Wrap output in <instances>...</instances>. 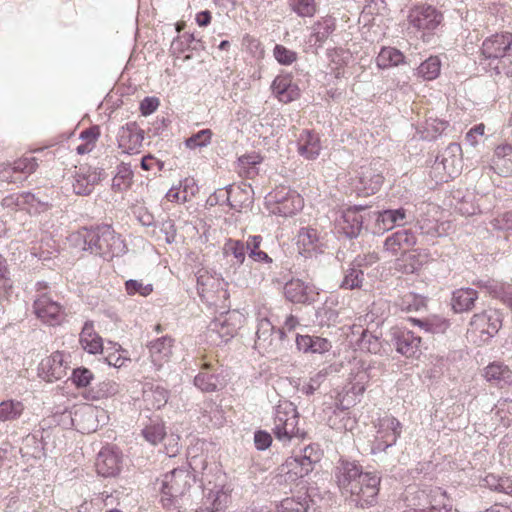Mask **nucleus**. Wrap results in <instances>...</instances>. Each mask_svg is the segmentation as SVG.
I'll list each match as a JSON object with an SVG mask.
<instances>
[{
    "label": "nucleus",
    "instance_id": "obj_1",
    "mask_svg": "<svg viewBox=\"0 0 512 512\" xmlns=\"http://www.w3.org/2000/svg\"><path fill=\"white\" fill-rule=\"evenodd\" d=\"M84 240V250L101 256H119L125 251V244L120 235L110 226L93 229L84 228L79 231Z\"/></svg>",
    "mask_w": 512,
    "mask_h": 512
},
{
    "label": "nucleus",
    "instance_id": "obj_2",
    "mask_svg": "<svg viewBox=\"0 0 512 512\" xmlns=\"http://www.w3.org/2000/svg\"><path fill=\"white\" fill-rule=\"evenodd\" d=\"M192 480V475L185 469H174L164 475L161 502L167 512H181L178 501L190 490Z\"/></svg>",
    "mask_w": 512,
    "mask_h": 512
},
{
    "label": "nucleus",
    "instance_id": "obj_3",
    "mask_svg": "<svg viewBox=\"0 0 512 512\" xmlns=\"http://www.w3.org/2000/svg\"><path fill=\"white\" fill-rule=\"evenodd\" d=\"M298 423L299 414L293 403L283 401L276 406L272 427L276 439L287 443L293 438H303L305 433L298 427Z\"/></svg>",
    "mask_w": 512,
    "mask_h": 512
},
{
    "label": "nucleus",
    "instance_id": "obj_4",
    "mask_svg": "<svg viewBox=\"0 0 512 512\" xmlns=\"http://www.w3.org/2000/svg\"><path fill=\"white\" fill-rule=\"evenodd\" d=\"M373 429L368 442L370 452L377 454L396 444L402 433V424L393 415L385 414L373 422Z\"/></svg>",
    "mask_w": 512,
    "mask_h": 512
},
{
    "label": "nucleus",
    "instance_id": "obj_5",
    "mask_svg": "<svg viewBox=\"0 0 512 512\" xmlns=\"http://www.w3.org/2000/svg\"><path fill=\"white\" fill-rule=\"evenodd\" d=\"M503 316L497 309H488L472 316L467 335L477 346H481L495 336L502 327Z\"/></svg>",
    "mask_w": 512,
    "mask_h": 512
},
{
    "label": "nucleus",
    "instance_id": "obj_6",
    "mask_svg": "<svg viewBox=\"0 0 512 512\" xmlns=\"http://www.w3.org/2000/svg\"><path fill=\"white\" fill-rule=\"evenodd\" d=\"M266 203L271 213L282 217H291L304 207L303 197L297 191L284 186L270 192Z\"/></svg>",
    "mask_w": 512,
    "mask_h": 512
},
{
    "label": "nucleus",
    "instance_id": "obj_7",
    "mask_svg": "<svg viewBox=\"0 0 512 512\" xmlns=\"http://www.w3.org/2000/svg\"><path fill=\"white\" fill-rule=\"evenodd\" d=\"M353 189L363 196H370L380 190L384 182V176L378 161H371L361 165L354 171L350 179Z\"/></svg>",
    "mask_w": 512,
    "mask_h": 512
},
{
    "label": "nucleus",
    "instance_id": "obj_8",
    "mask_svg": "<svg viewBox=\"0 0 512 512\" xmlns=\"http://www.w3.org/2000/svg\"><path fill=\"white\" fill-rule=\"evenodd\" d=\"M407 21L409 26L422 33L421 38L425 40L442 23L443 14L432 5L419 4L409 10Z\"/></svg>",
    "mask_w": 512,
    "mask_h": 512
},
{
    "label": "nucleus",
    "instance_id": "obj_9",
    "mask_svg": "<svg viewBox=\"0 0 512 512\" xmlns=\"http://www.w3.org/2000/svg\"><path fill=\"white\" fill-rule=\"evenodd\" d=\"M408 506L428 507L433 512H450L453 503L445 490L440 487L429 490L417 489L407 497Z\"/></svg>",
    "mask_w": 512,
    "mask_h": 512
},
{
    "label": "nucleus",
    "instance_id": "obj_10",
    "mask_svg": "<svg viewBox=\"0 0 512 512\" xmlns=\"http://www.w3.org/2000/svg\"><path fill=\"white\" fill-rule=\"evenodd\" d=\"M244 320V315L236 310L221 314L208 326L206 337L214 340V335H216L221 343H227L237 335Z\"/></svg>",
    "mask_w": 512,
    "mask_h": 512
},
{
    "label": "nucleus",
    "instance_id": "obj_11",
    "mask_svg": "<svg viewBox=\"0 0 512 512\" xmlns=\"http://www.w3.org/2000/svg\"><path fill=\"white\" fill-rule=\"evenodd\" d=\"M33 311L43 324L53 327L62 325L67 317L64 306L47 293L39 295L34 300Z\"/></svg>",
    "mask_w": 512,
    "mask_h": 512
},
{
    "label": "nucleus",
    "instance_id": "obj_12",
    "mask_svg": "<svg viewBox=\"0 0 512 512\" xmlns=\"http://www.w3.org/2000/svg\"><path fill=\"white\" fill-rule=\"evenodd\" d=\"M480 55L486 60L512 57V32L500 31L486 37L481 44Z\"/></svg>",
    "mask_w": 512,
    "mask_h": 512
},
{
    "label": "nucleus",
    "instance_id": "obj_13",
    "mask_svg": "<svg viewBox=\"0 0 512 512\" xmlns=\"http://www.w3.org/2000/svg\"><path fill=\"white\" fill-rule=\"evenodd\" d=\"M70 354L64 351H54L41 360L38 367V375L47 382H54L67 375Z\"/></svg>",
    "mask_w": 512,
    "mask_h": 512
},
{
    "label": "nucleus",
    "instance_id": "obj_14",
    "mask_svg": "<svg viewBox=\"0 0 512 512\" xmlns=\"http://www.w3.org/2000/svg\"><path fill=\"white\" fill-rule=\"evenodd\" d=\"M380 477L372 472H365L362 478L358 480L356 488H353L347 496L351 498L357 506H372L376 503L379 493Z\"/></svg>",
    "mask_w": 512,
    "mask_h": 512
},
{
    "label": "nucleus",
    "instance_id": "obj_15",
    "mask_svg": "<svg viewBox=\"0 0 512 512\" xmlns=\"http://www.w3.org/2000/svg\"><path fill=\"white\" fill-rule=\"evenodd\" d=\"M227 283L218 275L211 274L209 271L201 270L197 277V290L200 297L208 302L215 303L222 295L226 294Z\"/></svg>",
    "mask_w": 512,
    "mask_h": 512
},
{
    "label": "nucleus",
    "instance_id": "obj_16",
    "mask_svg": "<svg viewBox=\"0 0 512 512\" xmlns=\"http://www.w3.org/2000/svg\"><path fill=\"white\" fill-rule=\"evenodd\" d=\"M144 140V131L136 122H129L122 126L117 134L118 148L126 154H138Z\"/></svg>",
    "mask_w": 512,
    "mask_h": 512
},
{
    "label": "nucleus",
    "instance_id": "obj_17",
    "mask_svg": "<svg viewBox=\"0 0 512 512\" xmlns=\"http://www.w3.org/2000/svg\"><path fill=\"white\" fill-rule=\"evenodd\" d=\"M365 472L360 465L355 462L343 460L336 467V483L343 495H348L353 488H356L358 480L362 478Z\"/></svg>",
    "mask_w": 512,
    "mask_h": 512
},
{
    "label": "nucleus",
    "instance_id": "obj_18",
    "mask_svg": "<svg viewBox=\"0 0 512 512\" xmlns=\"http://www.w3.org/2000/svg\"><path fill=\"white\" fill-rule=\"evenodd\" d=\"M122 465V454L114 446L103 447L97 455L95 467L103 477H115L119 474Z\"/></svg>",
    "mask_w": 512,
    "mask_h": 512
},
{
    "label": "nucleus",
    "instance_id": "obj_19",
    "mask_svg": "<svg viewBox=\"0 0 512 512\" xmlns=\"http://www.w3.org/2000/svg\"><path fill=\"white\" fill-rule=\"evenodd\" d=\"M312 450L309 446L304 449V455L300 457H288L280 466L281 474L285 475L287 480L296 481L308 475L314 469V461L307 452Z\"/></svg>",
    "mask_w": 512,
    "mask_h": 512
},
{
    "label": "nucleus",
    "instance_id": "obj_20",
    "mask_svg": "<svg viewBox=\"0 0 512 512\" xmlns=\"http://www.w3.org/2000/svg\"><path fill=\"white\" fill-rule=\"evenodd\" d=\"M175 339L171 336H162L148 343L147 348L152 364L157 370L169 363L173 355Z\"/></svg>",
    "mask_w": 512,
    "mask_h": 512
},
{
    "label": "nucleus",
    "instance_id": "obj_21",
    "mask_svg": "<svg viewBox=\"0 0 512 512\" xmlns=\"http://www.w3.org/2000/svg\"><path fill=\"white\" fill-rule=\"evenodd\" d=\"M271 90L278 101L284 104L295 101L301 96V89L289 73L276 76L272 82Z\"/></svg>",
    "mask_w": 512,
    "mask_h": 512
},
{
    "label": "nucleus",
    "instance_id": "obj_22",
    "mask_svg": "<svg viewBox=\"0 0 512 512\" xmlns=\"http://www.w3.org/2000/svg\"><path fill=\"white\" fill-rule=\"evenodd\" d=\"M397 352L412 357L420 350L422 339L407 329H397L393 333Z\"/></svg>",
    "mask_w": 512,
    "mask_h": 512
},
{
    "label": "nucleus",
    "instance_id": "obj_23",
    "mask_svg": "<svg viewBox=\"0 0 512 512\" xmlns=\"http://www.w3.org/2000/svg\"><path fill=\"white\" fill-rule=\"evenodd\" d=\"M285 297L293 303H307L314 300L317 294L313 287L305 284L300 279H292L284 286Z\"/></svg>",
    "mask_w": 512,
    "mask_h": 512
},
{
    "label": "nucleus",
    "instance_id": "obj_24",
    "mask_svg": "<svg viewBox=\"0 0 512 512\" xmlns=\"http://www.w3.org/2000/svg\"><path fill=\"white\" fill-rule=\"evenodd\" d=\"M483 377L487 382L494 383L499 387L512 385V370L508 365L499 361L488 364L483 370Z\"/></svg>",
    "mask_w": 512,
    "mask_h": 512
},
{
    "label": "nucleus",
    "instance_id": "obj_25",
    "mask_svg": "<svg viewBox=\"0 0 512 512\" xmlns=\"http://www.w3.org/2000/svg\"><path fill=\"white\" fill-rule=\"evenodd\" d=\"M321 152L319 135L311 130H303L298 138V153L307 160L316 159Z\"/></svg>",
    "mask_w": 512,
    "mask_h": 512
},
{
    "label": "nucleus",
    "instance_id": "obj_26",
    "mask_svg": "<svg viewBox=\"0 0 512 512\" xmlns=\"http://www.w3.org/2000/svg\"><path fill=\"white\" fill-rule=\"evenodd\" d=\"M309 500L302 496H289L272 502L262 512H308Z\"/></svg>",
    "mask_w": 512,
    "mask_h": 512
},
{
    "label": "nucleus",
    "instance_id": "obj_27",
    "mask_svg": "<svg viewBox=\"0 0 512 512\" xmlns=\"http://www.w3.org/2000/svg\"><path fill=\"white\" fill-rule=\"evenodd\" d=\"M81 347L89 354H98L103 351L102 337L95 331L93 321H86L79 335Z\"/></svg>",
    "mask_w": 512,
    "mask_h": 512
},
{
    "label": "nucleus",
    "instance_id": "obj_28",
    "mask_svg": "<svg viewBox=\"0 0 512 512\" xmlns=\"http://www.w3.org/2000/svg\"><path fill=\"white\" fill-rule=\"evenodd\" d=\"M416 242V238L410 230H399L389 236L384 243L387 251L393 255L399 252H405L410 249Z\"/></svg>",
    "mask_w": 512,
    "mask_h": 512
},
{
    "label": "nucleus",
    "instance_id": "obj_29",
    "mask_svg": "<svg viewBox=\"0 0 512 512\" xmlns=\"http://www.w3.org/2000/svg\"><path fill=\"white\" fill-rule=\"evenodd\" d=\"M198 192V187L193 178H185L179 186L171 187L165 195L167 201L172 203H185Z\"/></svg>",
    "mask_w": 512,
    "mask_h": 512
},
{
    "label": "nucleus",
    "instance_id": "obj_30",
    "mask_svg": "<svg viewBox=\"0 0 512 512\" xmlns=\"http://www.w3.org/2000/svg\"><path fill=\"white\" fill-rule=\"evenodd\" d=\"M361 207H349L343 211L340 227L347 237L353 238L359 235L363 218L360 214Z\"/></svg>",
    "mask_w": 512,
    "mask_h": 512
},
{
    "label": "nucleus",
    "instance_id": "obj_31",
    "mask_svg": "<svg viewBox=\"0 0 512 512\" xmlns=\"http://www.w3.org/2000/svg\"><path fill=\"white\" fill-rule=\"evenodd\" d=\"M296 245L299 253L302 255L308 256L317 252L320 247L317 230L311 227L300 229L297 235Z\"/></svg>",
    "mask_w": 512,
    "mask_h": 512
},
{
    "label": "nucleus",
    "instance_id": "obj_32",
    "mask_svg": "<svg viewBox=\"0 0 512 512\" xmlns=\"http://www.w3.org/2000/svg\"><path fill=\"white\" fill-rule=\"evenodd\" d=\"M296 345L299 350L305 353H319L323 354L328 352L332 345L331 342L323 337L310 336V335H298L296 338Z\"/></svg>",
    "mask_w": 512,
    "mask_h": 512
},
{
    "label": "nucleus",
    "instance_id": "obj_33",
    "mask_svg": "<svg viewBox=\"0 0 512 512\" xmlns=\"http://www.w3.org/2000/svg\"><path fill=\"white\" fill-rule=\"evenodd\" d=\"M478 293L472 288H460L453 292L451 305L455 312L469 311L474 307Z\"/></svg>",
    "mask_w": 512,
    "mask_h": 512
},
{
    "label": "nucleus",
    "instance_id": "obj_34",
    "mask_svg": "<svg viewBox=\"0 0 512 512\" xmlns=\"http://www.w3.org/2000/svg\"><path fill=\"white\" fill-rule=\"evenodd\" d=\"M405 63L404 54L394 47H382L376 57V65L379 69H389Z\"/></svg>",
    "mask_w": 512,
    "mask_h": 512
},
{
    "label": "nucleus",
    "instance_id": "obj_35",
    "mask_svg": "<svg viewBox=\"0 0 512 512\" xmlns=\"http://www.w3.org/2000/svg\"><path fill=\"white\" fill-rule=\"evenodd\" d=\"M336 24L335 19L331 16H326L320 18L316 21L312 27L313 32L310 36L311 41L314 40V43L321 46L328 37L335 30Z\"/></svg>",
    "mask_w": 512,
    "mask_h": 512
},
{
    "label": "nucleus",
    "instance_id": "obj_36",
    "mask_svg": "<svg viewBox=\"0 0 512 512\" xmlns=\"http://www.w3.org/2000/svg\"><path fill=\"white\" fill-rule=\"evenodd\" d=\"M406 218V211L403 208L395 210H384L377 213L376 227L379 231H388Z\"/></svg>",
    "mask_w": 512,
    "mask_h": 512
},
{
    "label": "nucleus",
    "instance_id": "obj_37",
    "mask_svg": "<svg viewBox=\"0 0 512 512\" xmlns=\"http://www.w3.org/2000/svg\"><path fill=\"white\" fill-rule=\"evenodd\" d=\"M263 157L256 152L242 155L238 158L237 162V169L238 173L241 176H244L246 178H254L258 175V168L257 165L262 163Z\"/></svg>",
    "mask_w": 512,
    "mask_h": 512
},
{
    "label": "nucleus",
    "instance_id": "obj_38",
    "mask_svg": "<svg viewBox=\"0 0 512 512\" xmlns=\"http://www.w3.org/2000/svg\"><path fill=\"white\" fill-rule=\"evenodd\" d=\"M408 321L430 333H444L450 325L446 318L438 315H432L423 320L410 317Z\"/></svg>",
    "mask_w": 512,
    "mask_h": 512
},
{
    "label": "nucleus",
    "instance_id": "obj_39",
    "mask_svg": "<svg viewBox=\"0 0 512 512\" xmlns=\"http://www.w3.org/2000/svg\"><path fill=\"white\" fill-rule=\"evenodd\" d=\"M100 181V176L96 171H88L87 173H80L76 176L73 184L74 192L78 195L90 194L95 185Z\"/></svg>",
    "mask_w": 512,
    "mask_h": 512
},
{
    "label": "nucleus",
    "instance_id": "obj_40",
    "mask_svg": "<svg viewBox=\"0 0 512 512\" xmlns=\"http://www.w3.org/2000/svg\"><path fill=\"white\" fill-rule=\"evenodd\" d=\"M105 361L116 368H121L130 361L128 351L123 349L121 345L114 342H108L105 350Z\"/></svg>",
    "mask_w": 512,
    "mask_h": 512
},
{
    "label": "nucleus",
    "instance_id": "obj_41",
    "mask_svg": "<svg viewBox=\"0 0 512 512\" xmlns=\"http://www.w3.org/2000/svg\"><path fill=\"white\" fill-rule=\"evenodd\" d=\"M397 305L405 312L419 311L426 307L427 299L423 295L409 291L399 296Z\"/></svg>",
    "mask_w": 512,
    "mask_h": 512
},
{
    "label": "nucleus",
    "instance_id": "obj_42",
    "mask_svg": "<svg viewBox=\"0 0 512 512\" xmlns=\"http://www.w3.org/2000/svg\"><path fill=\"white\" fill-rule=\"evenodd\" d=\"M25 410L21 401L9 399L0 403V421H14L20 418Z\"/></svg>",
    "mask_w": 512,
    "mask_h": 512
},
{
    "label": "nucleus",
    "instance_id": "obj_43",
    "mask_svg": "<svg viewBox=\"0 0 512 512\" xmlns=\"http://www.w3.org/2000/svg\"><path fill=\"white\" fill-rule=\"evenodd\" d=\"M441 71V60L438 56H430L422 62L417 68V76L423 80H435Z\"/></svg>",
    "mask_w": 512,
    "mask_h": 512
},
{
    "label": "nucleus",
    "instance_id": "obj_44",
    "mask_svg": "<svg viewBox=\"0 0 512 512\" xmlns=\"http://www.w3.org/2000/svg\"><path fill=\"white\" fill-rule=\"evenodd\" d=\"M249 191L240 186H230L227 190V201L231 208L240 210L250 203Z\"/></svg>",
    "mask_w": 512,
    "mask_h": 512
},
{
    "label": "nucleus",
    "instance_id": "obj_45",
    "mask_svg": "<svg viewBox=\"0 0 512 512\" xmlns=\"http://www.w3.org/2000/svg\"><path fill=\"white\" fill-rule=\"evenodd\" d=\"M288 4L299 17H313L318 10L315 0H288Z\"/></svg>",
    "mask_w": 512,
    "mask_h": 512
},
{
    "label": "nucleus",
    "instance_id": "obj_46",
    "mask_svg": "<svg viewBox=\"0 0 512 512\" xmlns=\"http://www.w3.org/2000/svg\"><path fill=\"white\" fill-rule=\"evenodd\" d=\"M364 281V273L357 265L353 263V266L350 267L343 278L341 283V288L344 289H359L362 287Z\"/></svg>",
    "mask_w": 512,
    "mask_h": 512
},
{
    "label": "nucleus",
    "instance_id": "obj_47",
    "mask_svg": "<svg viewBox=\"0 0 512 512\" xmlns=\"http://www.w3.org/2000/svg\"><path fill=\"white\" fill-rule=\"evenodd\" d=\"M229 498L230 496L222 490L212 491L206 497L204 505H207L213 512H224Z\"/></svg>",
    "mask_w": 512,
    "mask_h": 512
},
{
    "label": "nucleus",
    "instance_id": "obj_48",
    "mask_svg": "<svg viewBox=\"0 0 512 512\" xmlns=\"http://www.w3.org/2000/svg\"><path fill=\"white\" fill-rule=\"evenodd\" d=\"M142 435L146 441L152 445H157L166 436L165 424L163 422L151 423L142 430Z\"/></svg>",
    "mask_w": 512,
    "mask_h": 512
},
{
    "label": "nucleus",
    "instance_id": "obj_49",
    "mask_svg": "<svg viewBox=\"0 0 512 512\" xmlns=\"http://www.w3.org/2000/svg\"><path fill=\"white\" fill-rule=\"evenodd\" d=\"M14 169L17 175L26 179L29 175L33 174L38 168V161L32 156H23L13 162Z\"/></svg>",
    "mask_w": 512,
    "mask_h": 512
},
{
    "label": "nucleus",
    "instance_id": "obj_50",
    "mask_svg": "<svg viewBox=\"0 0 512 512\" xmlns=\"http://www.w3.org/2000/svg\"><path fill=\"white\" fill-rule=\"evenodd\" d=\"M223 254L226 257L232 256L234 263L242 264L245 260V247L239 240L228 239L223 246Z\"/></svg>",
    "mask_w": 512,
    "mask_h": 512
},
{
    "label": "nucleus",
    "instance_id": "obj_51",
    "mask_svg": "<svg viewBox=\"0 0 512 512\" xmlns=\"http://www.w3.org/2000/svg\"><path fill=\"white\" fill-rule=\"evenodd\" d=\"M13 288L6 259L0 254V299L8 298Z\"/></svg>",
    "mask_w": 512,
    "mask_h": 512
},
{
    "label": "nucleus",
    "instance_id": "obj_52",
    "mask_svg": "<svg viewBox=\"0 0 512 512\" xmlns=\"http://www.w3.org/2000/svg\"><path fill=\"white\" fill-rule=\"evenodd\" d=\"M132 183L133 172L126 167H122L118 170L117 174L112 180V188L115 191L122 192L128 190Z\"/></svg>",
    "mask_w": 512,
    "mask_h": 512
},
{
    "label": "nucleus",
    "instance_id": "obj_53",
    "mask_svg": "<svg viewBox=\"0 0 512 512\" xmlns=\"http://www.w3.org/2000/svg\"><path fill=\"white\" fill-rule=\"evenodd\" d=\"M125 291L129 296L139 294L142 297L149 296L154 288L150 283H144L142 280H127L124 284Z\"/></svg>",
    "mask_w": 512,
    "mask_h": 512
},
{
    "label": "nucleus",
    "instance_id": "obj_54",
    "mask_svg": "<svg viewBox=\"0 0 512 512\" xmlns=\"http://www.w3.org/2000/svg\"><path fill=\"white\" fill-rule=\"evenodd\" d=\"M261 241L262 237L259 235L249 237L247 241V248L250 250L249 256L255 261L271 263L272 259L268 254L260 250Z\"/></svg>",
    "mask_w": 512,
    "mask_h": 512
},
{
    "label": "nucleus",
    "instance_id": "obj_55",
    "mask_svg": "<svg viewBox=\"0 0 512 512\" xmlns=\"http://www.w3.org/2000/svg\"><path fill=\"white\" fill-rule=\"evenodd\" d=\"M213 136L211 129H203L185 140V146L189 149L205 147L210 144Z\"/></svg>",
    "mask_w": 512,
    "mask_h": 512
},
{
    "label": "nucleus",
    "instance_id": "obj_56",
    "mask_svg": "<svg viewBox=\"0 0 512 512\" xmlns=\"http://www.w3.org/2000/svg\"><path fill=\"white\" fill-rule=\"evenodd\" d=\"M435 169H442L444 171L445 174L442 180L445 182L458 176L461 170L459 164H456L455 157L443 158L442 161L436 165Z\"/></svg>",
    "mask_w": 512,
    "mask_h": 512
},
{
    "label": "nucleus",
    "instance_id": "obj_57",
    "mask_svg": "<svg viewBox=\"0 0 512 512\" xmlns=\"http://www.w3.org/2000/svg\"><path fill=\"white\" fill-rule=\"evenodd\" d=\"M145 400L151 405V408L160 409L168 401V391L158 386L146 393Z\"/></svg>",
    "mask_w": 512,
    "mask_h": 512
},
{
    "label": "nucleus",
    "instance_id": "obj_58",
    "mask_svg": "<svg viewBox=\"0 0 512 512\" xmlns=\"http://www.w3.org/2000/svg\"><path fill=\"white\" fill-rule=\"evenodd\" d=\"M93 379V372L85 367L74 369L71 375V381L78 389L87 387Z\"/></svg>",
    "mask_w": 512,
    "mask_h": 512
},
{
    "label": "nucleus",
    "instance_id": "obj_59",
    "mask_svg": "<svg viewBox=\"0 0 512 512\" xmlns=\"http://www.w3.org/2000/svg\"><path fill=\"white\" fill-rule=\"evenodd\" d=\"M273 55L281 65H291L297 60V53L295 51L280 44L274 47Z\"/></svg>",
    "mask_w": 512,
    "mask_h": 512
},
{
    "label": "nucleus",
    "instance_id": "obj_60",
    "mask_svg": "<svg viewBox=\"0 0 512 512\" xmlns=\"http://www.w3.org/2000/svg\"><path fill=\"white\" fill-rule=\"evenodd\" d=\"M194 384L204 392H213L217 388L214 376L206 372L197 374L194 378Z\"/></svg>",
    "mask_w": 512,
    "mask_h": 512
},
{
    "label": "nucleus",
    "instance_id": "obj_61",
    "mask_svg": "<svg viewBox=\"0 0 512 512\" xmlns=\"http://www.w3.org/2000/svg\"><path fill=\"white\" fill-rule=\"evenodd\" d=\"M491 480H495V476L493 474H489L486 476V482L493 486L495 490L512 495V478L503 476L499 477L497 483H492Z\"/></svg>",
    "mask_w": 512,
    "mask_h": 512
},
{
    "label": "nucleus",
    "instance_id": "obj_62",
    "mask_svg": "<svg viewBox=\"0 0 512 512\" xmlns=\"http://www.w3.org/2000/svg\"><path fill=\"white\" fill-rule=\"evenodd\" d=\"M0 181L15 183L22 181V177L17 175L13 163H0Z\"/></svg>",
    "mask_w": 512,
    "mask_h": 512
},
{
    "label": "nucleus",
    "instance_id": "obj_63",
    "mask_svg": "<svg viewBox=\"0 0 512 512\" xmlns=\"http://www.w3.org/2000/svg\"><path fill=\"white\" fill-rule=\"evenodd\" d=\"M119 393V385L111 380L103 381L99 385L98 397L100 398H111Z\"/></svg>",
    "mask_w": 512,
    "mask_h": 512
},
{
    "label": "nucleus",
    "instance_id": "obj_64",
    "mask_svg": "<svg viewBox=\"0 0 512 512\" xmlns=\"http://www.w3.org/2000/svg\"><path fill=\"white\" fill-rule=\"evenodd\" d=\"M492 225L496 229L512 231V212H506L492 221Z\"/></svg>",
    "mask_w": 512,
    "mask_h": 512
}]
</instances>
